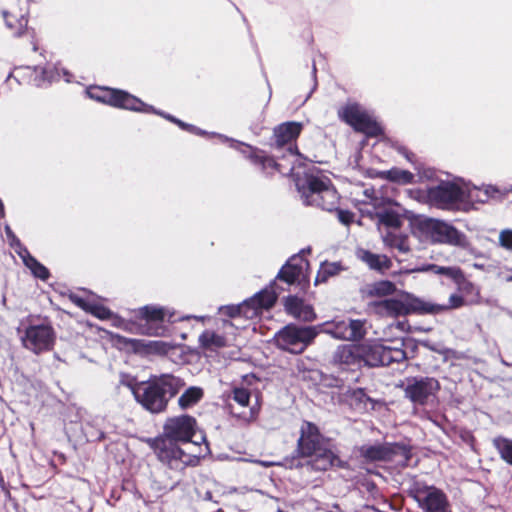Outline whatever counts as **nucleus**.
Instances as JSON below:
<instances>
[{
	"label": "nucleus",
	"mask_w": 512,
	"mask_h": 512,
	"mask_svg": "<svg viewBox=\"0 0 512 512\" xmlns=\"http://www.w3.org/2000/svg\"><path fill=\"white\" fill-rule=\"evenodd\" d=\"M197 431L195 418L180 415L168 418L164 424L163 438L157 441L156 453L158 458L172 465L173 461L184 464L190 463L191 455L182 450L176 442L190 443Z\"/></svg>",
	"instance_id": "nucleus-1"
},
{
	"label": "nucleus",
	"mask_w": 512,
	"mask_h": 512,
	"mask_svg": "<svg viewBox=\"0 0 512 512\" xmlns=\"http://www.w3.org/2000/svg\"><path fill=\"white\" fill-rule=\"evenodd\" d=\"M121 384L128 387L136 401L152 413L165 410L169 399L184 386V382L173 375H163L146 382L123 378Z\"/></svg>",
	"instance_id": "nucleus-2"
},
{
	"label": "nucleus",
	"mask_w": 512,
	"mask_h": 512,
	"mask_svg": "<svg viewBox=\"0 0 512 512\" xmlns=\"http://www.w3.org/2000/svg\"><path fill=\"white\" fill-rule=\"evenodd\" d=\"M298 449L302 456L311 457V464L316 470L325 471L340 463L334 452L322 441L317 427L310 422H305L301 427Z\"/></svg>",
	"instance_id": "nucleus-3"
},
{
	"label": "nucleus",
	"mask_w": 512,
	"mask_h": 512,
	"mask_svg": "<svg viewBox=\"0 0 512 512\" xmlns=\"http://www.w3.org/2000/svg\"><path fill=\"white\" fill-rule=\"evenodd\" d=\"M412 233L420 241L432 244H448L453 246L466 247L468 241L466 236L449 223L434 219H417L413 223Z\"/></svg>",
	"instance_id": "nucleus-4"
},
{
	"label": "nucleus",
	"mask_w": 512,
	"mask_h": 512,
	"mask_svg": "<svg viewBox=\"0 0 512 512\" xmlns=\"http://www.w3.org/2000/svg\"><path fill=\"white\" fill-rule=\"evenodd\" d=\"M297 186L306 205L318 206L328 211L338 205L339 195L331 180L325 175H307L305 182H298Z\"/></svg>",
	"instance_id": "nucleus-5"
},
{
	"label": "nucleus",
	"mask_w": 512,
	"mask_h": 512,
	"mask_svg": "<svg viewBox=\"0 0 512 512\" xmlns=\"http://www.w3.org/2000/svg\"><path fill=\"white\" fill-rule=\"evenodd\" d=\"M371 308L380 316L398 317L410 313H436L443 309L412 294L404 293L400 298H392L371 304Z\"/></svg>",
	"instance_id": "nucleus-6"
},
{
	"label": "nucleus",
	"mask_w": 512,
	"mask_h": 512,
	"mask_svg": "<svg viewBox=\"0 0 512 512\" xmlns=\"http://www.w3.org/2000/svg\"><path fill=\"white\" fill-rule=\"evenodd\" d=\"M319 333L317 326L287 325L277 332L275 341L279 348L291 353H302Z\"/></svg>",
	"instance_id": "nucleus-7"
},
{
	"label": "nucleus",
	"mask_w": 512,
	"mask_h": 512,
	"mask_svg": "<svg viewBox=\"0 0 512 512\" xmlns=\"http://www.w3.org/2000/svg\"><path fill=\"white\" fill-rule=\"evenodd\" d=\"M87 94L98 101L108 103L112 106L133 110V111H141V112H155L152 106H149L143 103L140 99L135 96L122 91V90H114V89H105V90H88Z\"/></svg>",
	"instance_id": "nucleus-8"
},
{
	"label": "nucleus",
	"mask_w": 512,
	"mask_h": 512,
	"mask_svg": "<svg viewBox=\"0 0 512 512\" xmlns=\"http://www.w3.org/2000/svg\"><path fill=\"white\" fill-rule=\"evenodd\" d=\"M339 115L357 131L369 136H376L381 133L379 124L357 104L347 105L339 111Z\"/></svg>",
	"instance_id": "nucleus-9"
},
{
	"label": "nucleus",
	"mask_w": 512,
	"mask_h": 512,
	"mask_svg": "<svg viewBox=\"0 0 512 512\" xmlns=\"http://www.w3.org/2000/svg\"><path fill=\"white\" fill-rule=\"evenodd\" d=\"M277 296L271 289H264L254 297L246 300L236 308H230V315H243L247 319L257 317L263 310L270 309L276 302Z\"/></svg>",
	"instance_id": "nucleus-10"
},
{
	"label": "nucleus",
	"mask_w": 512,
	"mask_h": 512,
	"mask_svg": "<svg viewBox=\"0 0 512 512\" xmlns=\"http://www.w3.org/2000/svg\"><path fill=\"white\" fill-rule=\"evenodd\" d=\"M439 382L434 378H409L404 389L405 396L413 403L424 405L439 390Z\"/></svg>",
	"instance_id": "nucleus-11"
},
{
	"label": "nucleus",
	"mask_w": 512,
	"mask_h": 512,
	"mask_svg": "<svg viewBox=\"0 0 512 512\" xmlns=\"http://www.w3.org/2000/svg\"><path fill=\"white\" fill-rule=\"evenodd\" d=\"M24 346L35 352L49 350L54 342V332L51 326L47 324L29 326L22 339Z\"/></svg>",
	"instance_id": "nucleus-12"
},
{
	"label": "nucleus",
	"mask_w": 512,
	"mask_h": 512,
	"mask_svg": "<svg viewBox=\"0 0 512 512\" xmlns=\"http://www.w3.org/2000/svg\"><path fill=\"white\" fill-rule=\"evenodd\" d=\"M427 197L432 205L449 208L457 202L462 203L463 188L454 183H442L427 190Z\"/></svg>",
	"instance_id": "nucleus-13"
},
{
	"label": "nucleus",
	"mask_w": 512,
	"mask_h": 512,
	"mask_svg": "<svg viewBox=\"0 0 512 512\" xmlns=\"http://www.w3.org/2000/svg\"><path fill=\"white\" fill-rule=\"evenodd\" d=\"M414 497L426 512H450L446 495L436 487L417 488Z\"/></svg>",
	"instance_id": "nucleus-14"
},
{
	"label": "nucleus",
	"mask_w": 512,
	"mask_h": 512,
	"mask_svg": "<svg viewBox=\"0 0 512 512\" xmlns=\"http://www.w3.org/2000/svg\"><path fill=\"white\" fill-rule=\"evenodd\" d=\"M363 322L360 320H340L332 323H325L323 331L335 338L343 340H356L364 335Z\"/></svg>",
	"instance_id": "nucleus-15"
},
{
	"label": "nucleus",
	"mask_w": 512,
	"mask_h": 512,
	"mask_svg": "<svg viewBox=\"0 0 512 512\" xmlns=\"http://www.w3.org/2000/svg\"><path fill=\"white\" fill-rule=\"evenodd\" d=\"M308 262L301 256H293L280 270L278 277L289 284L306 278Z\"/></svg>",
	"instance_id": "nucleus-16"
},
{
	"label": "nucleus",
	"mask_w": 512,
	"mask_h": 512,
	"mask_svg": "<svg viewBox=\"0 0 512 512\" xmlns=\"http://www.w3.org/2000/svg\"><path fill=\"white\" fill-rule=\"evenodd\" d=\"M462 203H485L491 198H500L502 193L493 186H468L463 185Z\"/></svg>",
	"instance_id": "nucleus-17"
},
{
	"label": "nucleus",
	"mask_w": 512,
	"mask_h": 512,
	"mask_svg": "<svg viewBox=\"0 0 512 512\" xmlns=\"http://www.w3.org/2000/svg\"><path fill=\"white\" fill-rule=\"evenodd\" d=\"M284 305L286 312L294 318L304 322H312L316 319L313 307L296 296L287 297Z\"/></svg>",
	"instance_id": "nucleus-18"
},
{
	"label": "nucleus",
	"mask_w": 512,
	"mask_h": 512,
	"mask_svg": "<svg viewBox=\"0 0 512 512\" xmlns=\"http://www.w3.org/2000/svg\"><path fill=\"white\" fill-rule=\"evenodd\" d=\"M25 14V2H22V5L18 7V9H16V6L13 5L9 10H5L3 12V17L7 27L11 29L15 35H20L27 25Z\"/></svg>",
	"instance_id": "nucleus-19"
},
{
	"label": "nucleus",
	"mask_w": 512,
	"mask_h": 512,
	"mask_svg": "<svg viewBox=\"0 0 512 512\" xmlns=\"http://www.w3.org/2000/svg\"><path fill=\"white\" fill-rule=\"evenodd\" d=\"M361 350L364 365L370 367L384 365L385 345L378 342L363 343Z\"/></svg>",
	"instance_id": "nucleus-20"
},
{
	"label": "nucleus",
	"mask_w": 512,
	"mask_h": 512,
	"mask_svg": "<svg viewBox=\"0 0 512 512\" xmlns=\"http://www.w3.org/2000/svg\"><path fill=\"white\" fill-rule=\"evenodd\" d=\"M377 227L382 235V232L396 231L402 226L403 217L393 209H385L376 213Z\"/></svg>",
	"instance_id": "nucleus-21"
},
{
	"label": "nucleus",
	"mask_w": 512,
	"mask_h": 512,
	"mask_svg": "<svg viewBox=\"0 0 512 512\" xmlns=\"http://www.w3.org/2000/svg\"><path fill=\"white\" fill-rule=\"evenodd\" d=\"M361 344H347L340 346L334 356L336 362L347 366L362 364Z\"/></svg>",
	"instance_id": "nucleus-22"
},
{
	"label": "nucleus",
	"mask_w": 512,
	"mask_h": 512,
	"mask_svg": "<svg viewBox=\"0 0 512 512\" xmlns=\"http://www.w3.org/2000/svg\"><path fill=\"white\" fill-rule=\"evenodd\" d=\"M302 130V124L299 122H287L279 125L274 130L276 144L281 147L291 141H294Z\"/></svg>",
	"instance_id": "nucleus-23"
},
{
	"label": "nucleus",
	"mask_w": 512,
	"mask_h": 512,
	"mask_svg": "<svg viewBox=\"0 0 512 512\" xmlns=\"http://www.w3.org/2000/svg\"><path fill=\"white\" fill-rule=\"evenodd\" d=\"M381 238L386 247L396 249L400 253H408L411 249L408 235L398 230L382 232Z\"/></svg>",
	"instance_id": "nucleus-24"
},
{
	"label": "nucleus",
	"mask_w": 512,
	"mask_h": 512,
	"mask_svg": "<svg viewBox=\"0 0 512 512\" xmlns=\"http://www.w3.org/2000/svg\"><path fill=\"white\" fill-rule=\"evenodd\" d=\"M358 257L371 269L384 272L391 268L392 262L386 255L374 254L367 250H360Z\"/></svg>",
	"instance_id": "nucleus-25"
},
{
	"label": "nucleus",
	"mask_w": 512,
	"mask_h": 512,
	"mask_svg": "<svg viewBox=\"0 0 512 512\" xmlns=\"http://www.w3.org/2000/svg\"><path fill=\"white\" fill-rule=\"evenodd\" d=\"M435 274L445 275L446 277L455 281V283L459 286L460 290L466 291L468 289H473L472 283L466 281L462 270L459 267L451 266H439L437 265Z\"/></svg>",
	"instance_id": "nucleus-26"
},
{
	"label": "nucleus",
	"mask_w": 512,
	"mask_h": 512,
	"mask_svg": "<svg viewBox=\"0 0 512 512\" xmlns=\"http://www.w3.org/2000/svg\"><path fill=\"white\" fill-rule=\"evenodd\" d=\"M115 340H116L117 344H123V346L130 347L135 351H138L141 348H145L149 351L161 352V351H163V348L165 347V344L160 341L144 342L142 340L126 339V338H123L118 335L115 336Z\"/></svg>",
	"instance_id": "nucleus-27"
},
{
	"label": "nucleus",
	"mask_w": 512,
	"mask_h": 512,
	"mask_svg": "<svg viewBox=\"0 0 512 512\" xmlns=\"http://www.w3.org/2000/svg\"><path fill=\"white\" fill-rule=\"evenodd\" d=\"M396 291V286L391 281L382 280L367 285L363 293L367 297H385L393 294Z\"/></svg>",
	"instance_id": "nucleus-28"
},
{
	"label": "nucleus",
	"mask_w": 512,
	"mask_h": 512,
	"mask_svg": "<svg viewBox=\"0 0 512 512\" xmlns=\"http://www.w3.org/2000/svg\"><path fill=\"white\" fill-rule=\"evenodd\" d=\"M361 454L368 460L379 461L391 459V448L384 445L365 446L361 449Z\"/></svg>",
	"instance_id": "nucleus-29"
},
{
	"label": "nucleus",
	"mask_w": 512,
	"mask_h": 512,
	"mask_svg": "<svg viewBox=\"0 0 512 512\" xmlns=\"http://www.w3.org/2000/svg\"><path fill=\"white\" fill-rule=\"evenodd\" d=\"M20 256L26 267L31 270L35 277H38L42 280H46L49 277L47 268L40 264L35 258L30 256L26 250L20 253Z\"/></svg>",
	"instance_id": "nucleus-30"
},
{
	"label": "nucleus",
	"mask_w": 512,
	"mask_h": 512,
	"mask_svg": "<svg viewBox=\"0 0 512 512\" xmlns=\"http://www.w3.org/2000/svg\"><path fill=\"white\" fill-rule=\"evenodd\" d=\"M200 344L206 349H218L226 346V339L213 331H205L199 337Z\"/></svg>",
	"instance_id": "nucleus-31"
},
{
	"label": "nucleus",
	"mask_w": 512,
	"mask_h": 512,
	"mask_svg": "<svg viewBox=\"0 0 512 512\" xmlns=\"http://www.w3.org/2000/svg\"><path fill=\"white\" fill-rule=\"evenodd\" d=\"M380 176L398 184H409L412 183L414 179V175L411 172L399 168L383 171L380 173Z\"/></svg>",
	"instance_id": "nucleus-32"
},
{
	"label": "nucleus",
	"mask_w": 512,
	"mask_h": 512,
	"mask_svg": "<svg viewBox=\"0 0 512 512\" xmlns=\"http://www.w3.org/2000/svg\"><path fill=\"white\" fill-rule=\"evenodd\" d=\"M203 396V390L199 387L188 388L178 399L182 409L189 408L196 404Z\"/></svg>",
	"instance_id": "nucleus-33"
},
{
	"label": "nucleus",
	"mask_w": 512,
	"mask_h": 512,
	"mask_svg": "<svg viewBox=\"0 0 512 512\" xmlns=\"http://www.w3.org/2000/svg\"><path fill=\"white\" fill-rule=\"evenodd\" d=\"M493 444L501 458L508 464L512 465V440L504 437H497L493 440Z\"/></svg>",
	"instance_id": "nucleus-34"
},
{
	"label": "nucleus",
	"mask_w": 512,
	"mask_h": 512,
	"mask_svg": "<svg viewBox=\"0 0 512 512\" xmlns=\"http://www.w3.org/2000/svg\"><path fill=\"white\" fill-rule=\"evenodd\" d=\"M139 313L147 323H154L163 321L166 318V311L158 307L146 306L139 310Z\"/></svg>",
	"instance_id": "nucleus-35"
},
{
	"label": "nucleus",
	"mask_w": 512,
	"mask_h": 512,
	"mask_svg": "<svg viewBox=\"0 0 512 512\" xmlns=\"http://www.w3.org/2000/svg\"><path fill=\"white\" fill-rule=\"evenodd\" d=\"M340 269L341 267L337 263H323L315 278V284L327 281L330 276L336 275Z\"/></svg>",
	"instance_id": "nucleus-36"
},
{
	"label": "nucleus",
	"mask_w": 512,
	"mask_h": 512,
	"mask_svg": "<svg viewBox=\"0 0 512 512\" xmlns=\"http://www.w3.org/2000/svg\"><path fill=\"white\" fill-rule=\"evenodd\" d=\"M406 358L405 352L401 348L385 346L384 365L392 362H400Z\"/></svg>",
	"instance_id": "nucleus-37"
},
{
	"label": "nucleus",
	"mask_w": 512,
	"mask_h": 512,
	"mask_svg": "<svg viewBox=\"0 0 512 512\" xmlns=\"http://www.w3.org/2000/svg\"><path fill=\"white\" fill-rule=\"evenodd\" d=\"M233 400L241 407H247L250 400V392L242 387H235L232 391Z\"/></svg>",
	"instance_id": "nucleus-38"
},
{
	"label": "nucleus",
	"mask_w": 512,
	"mask_h": 512,
	"mask_svg": "<svg viewBox=\"0 0 512 512\" xmlns=\"http://www.w3.org/2000/svg\"><path fill=\"white\" fill-rule=\"evenodd\" d=\"M87 312L102 320L108 319L111 316V312L109 309H107L104 306L95 304L93 302H90Z\"/></svg>",
	"instance_id": "nucleus-39"
},
{
	"label": "nucleus",
	"mask_w": 512,
	"mask_h": 512,
	"mask_svg": "<svg viewBox=\"0 0 512 512\" xmlns=\"http://www.w3.org/2000/svg\"><path fill=\"white\" fill-rule=\"evenodd\" d=\"M499 244L507 250H512V230L504 229L499 233Z\"/></svg>",
	"instance_id": "nucleus-40"
},
{
	"label": "nucleus",
	"mask_w": 512,
	"mask_h": 512,
	"mask_svg": "<svg viewBox=\"0 0 512 512\" xmlns=\"http://www.w3.org/2000/svg\"><path fill=\"white\" fill-rule=\"evenodd\" d=\"M464 304L463 298L457 294H452L449 297V303L448 305H441L443 309L439 310L437 313L447 310V309H455L459 308Z\"/></svg>",
	"instance_id": "nucleus-41"
},
{
	"label": "nucleus",
	"mask_w": 512,
	"mask_h": 512,
	"mask_svg": "<svg viewBox=\"0 0 512 512\" xmlns=\"http://www.w3.org/2000/svg\"><path fill=\"white\" fill-rule=\"evenodd\" d=\"M256 160L260 162L264 169L274 168L282 172L281 164H277L273 158L265 156H256Z\"/></svg>",
	"instance_id": "nucleus-42"
},
{
	"label": "nucleus",
	"mask_w": 512,
	"mask_h": 512,
	"mask_svg": "<svg viewBox=\"0 0 512 512\" xmlns=\"http://www.w3.org/2000/svg\"><path fill=\"white\" fill-rule=\"evenodd\" d=\"M70 300L75 304L77 305L78 307L82 308L83 310L87 311L88 307H89V304L91 301L89 300H86L76 294H71L69 296Z\"/></svg>",
	"instance_id": "nucleus-43"
},
{
	"label": "nucleus",
	"mask_w": 512,
	"mask_h": 512,
	"mask_svg": "<svg viewBox=\"0 0 512 512\" xmlns=\"http://www.w3.org/2000/svg\"><path fill=\"white\" fill-rule=\"evenodd\" d=\"M437 268V265L435 264H426V265H422L420 267H416V268H413V269H410V270H406L405 272L406 273H423V272H432L435 274L436 272V269Z\"/></svg>",
	"instance_id": "nucleus-44"
},
{
	"label": "nucleus",
	"mask_w": 512,
	"mask_h": 512,
	"mask_svg": "<svg viewBox=\"0 0 512 512\" xmlns=\"http://www.w3.org/2000/svg\"><path fill=\"white\" fill-rule=\"evenodd\" d=\"M354 218V214L347 210H338V219L341 223L349 225Z\"/></svg>",
	"instance_id": "nucleus-45"
},
{
	"label": "nucleus",
	"mask_w": 512,
	"mask_h": 512,
	"mask_svg": "<svg viewBox=\"0 0 512 512\" xmlns=\"http://www.w3.org/2000/svg\"><path fill=\"white\" fill-rule=\"evenodd\" d=\"M288 156L290 158H292L293 160L291 161V166L289 168H287L286 170L288 172H292L295 169L294 164L300 160L301 156L299 155L297 149L292 148V147L288 148Z\"/></svg>",
	"instance_id": "nucleus-46"
},
{
	"label": "nucleus",
	"mask_w": 512,
	"mask_h": 512,
	"mask_svg": "<svg viewBox=\"0 0 512 512\" xmlns=\"http://www.w3.org/2000/svg\"><path fill=\"white\" fill-rule=\"evenodd\" d=\"M162 328L159 326L153 327V326H142L139 328V332L142 334L147 335H154L158 336L161 335Z\"/></svg>",
	"instance_id": "nucleus-47"
},
{
	"label": "nucleus",
	"mask_w": 512,
	"mask_h": 512,
	"mask_svg": "<svg viewBox=\"0 0 512 512\" xmlns=\"http://www.w3.org/2000/svg\"><path fill=\"white\" fill-rule=\"evenodd\" d=\"M355 397L360 401V402H363L365 407L367 406V403H370V404H373V401L372 399H370L369 397L366 396V394L362 391V390H359V391H356L354 393Z\"/></svg>",
	"instance_id": "nucleus-48"
},
{
	"label": "nucleus",
	"mask_w": 512,
	"mask_h": 512,
	"mask_svg": "<svg viewBox=\"0 0 512 512\" xmlns=\"http://www.w3.org/2000/svg\"><path fill=\"white\" fill-rule=\"evenodd\" d=\"M256 416H257V410L255 408H251L247 414H244L242 416V418L247 422H251L256 419Z\"/></svg>",
	"instance_id": "nucleus-49"
},
{
	"label": "nucleus",
	"mask_w": 512,
	"mask_h": 512,
	"mask_svg": "<svg viewBox=\"0 0 512 512\" xmlns=\"http://www.w3.org/2000/svg\"><path fill=\"white\" fill-rule=\"evenodd\" d=\"M256 462L264 467H270V466L274 465L273 462H266V461H256Z\"/></svg>",
	"instance_id": "nucleus-50"
},
{
	"label": "nucleus",
	"mask_w": 512,
	"mask_h": 512,
	"mask_svg": "<svg viewBox=\"0 0 512 512\" xmlns=\"http://www.w3.org/2000/svg\"><path fill=\"white\" fill-rule=\"evenodd\" d=\"M404 326H405V323H403V322H399V323L397 324V327H398L399 329H401V330H404Z\"/></svg>",
	"instance_id": "nucleus-51"
},
{
	"label": "nucleus",
	"mask_w": 512,
	"mask_h": 512,
	"mask_svg": "<svg viewBox=\"0 0 512 512\" xmlns=\"http://www.w3.org/2000/svg\"><path fill=\"white\" fill-rule=\"evenodd\" d=\"M57 78H58V77H56V76H54V75H49V76H47V79H48L49 81L56 80Z\"/></svg>",
	"instance_id": "nucleus-52"
},
{
	"label": "nucleus",
	"mask_w": 512,
	"mask_h": 512,
	"mask_svg": "<svg viewBox=\"0 0 512 512\" xmlns=\"http://www.w3.org/2000/svg\"><path fill=\"white\" fill-rule=\"evenodd\" d=\"M506 282H512V275L504 277Z\"/></svg>",
	"instance_id": "nucleus-53"
},
{
	"label": "nucleus",
	"mask_w": 512,
	"mask_h": 512,
	"mask_svg": "<svg viewBox=\"0 0 512 512\" xmlns=\"http://www.w3.org/2000/svg\"><path fill=\"white\" fill-rule=\"evenodd\" d=\"M167 118H168V119H170V120H172V121H174V119H173L172 117H170V116H167ZM175 122H176V120H175ZM177 123H178L180 126H183V123H182L181 121H177Z\"/></svg>",
	"instance_id": "nucleus-54"
},
{
	"label": "nucleus",
	"mask_w": 512,
	"mask_h": 512,
	"mask_svg": "<svg viewBox=\"0 0 512 512\" xmlns=\"http://www.w3.org/2000/svg\"><path fill=\"white\" fill-rule=\"evenodd\" d=\"M422 177L429 178V177H430V175H428V174H424Z\"/></svg>",
	"instance_id": "nucleus-55"
}]
</instances>
